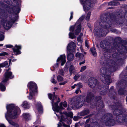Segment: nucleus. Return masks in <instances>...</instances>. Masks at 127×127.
<instances>
[{
    "instance_id": "obj_10",
    "label": "nucleus",
    "mask_w": 127,
    "mask_h": 127,
    "mask_svg": "<svg viewBox=\"0 0 127 127\" xmlns=\"http://www.w3.org/2000/svg\"><path fill=\"white\" fill-rule=\"evenodd\" d=\"M80 1L82 5L84 10L85 12L90 10L92 4L90 0H80Z\"/></svg>"
},
{
    "instance_id": "obj_28",
    "label": "nucleus",
    "mask_w": 127,
    "mask_h": 127,
    "mask_svg": "<svg viewBox=\"0 0 127 127\" xmlns=\"http://www.w3.org/2000/svg\"><path fill=\"white\" fill-rule=\"evenodd\" d=\"M83 86L82 83H79L76 84V87L77 88V89H79L80 88L82 87Z\"/></svg>"
},
{
    "instance_id": "obj_62",
    "label": "nucleus",
    "mask_w": 127,
    "mask_h": 127,
    "mask_svg": "<svg viewBox=\"0 0 127 127\" xmlns=\"http://www.w3.org/2000/svg\"><path fill=\"white\" fill-rule=\"evenodd\" d=\"M89 120H87L86 121V122L88 123L89 122Z\"/></svg>"
},
{
    "instance_id": "obj_42",
    "label": "nucleus",
    "mask_w": 127,
    "mask_h": 127,
    "mask_svg": "<svg viewBox=\"0 0 127 127\" xmlns=\"http://www.w3.org/2000/svg\"><path fill=\"white\" fill-rule=\"evenodd\" d=\"M48 96L49 99L51 100L52 99V94H48Z\"/></svg>"
},
{
    "instance_id": "obj_63",
    "label": "nucleus",
    "mask_w": 127,
    "mask_h": 127,
    "mask_svg": "<svg viewBox=\"0 0 127 127\" xmlns=\"http://www.w3.org/2000/svg\"><path fill=\"white\" fill-rule=\"evenodd\" d=\"M54 89L55 90H57V88H54Z\"/></svg>"
},
{
    "instance_id": "obj_3",
    "label": "nucleus",
    "mask_w": 127,
    "mask_h": 127,
    "mask_svg": "<svg viewBox=\"0 0 127 127\" xmlns=\"http://www.w3.org/2000/svg\"><path fill=\"white\" fill-rule=\"evenodd\" d=\"M85 16L82 15L74 25L70 26L69 28L70 32L69 33V37L71 39H75L76 35H78L80 32L81 30V22L84 19Z\"/></svg>"
},
{
    "instance_id": "obj_26",
    "label": "nucleus",
    "mask_w": 127,
    "mask_h": 127,
    "mask_svg": "<svg viewBox=\"0 0 127 127\" xmlns=\"http://www.w3.org/2000/svg\"><path fill=\"white\" fill-rule=\"evenodd\" d=\"M76 57L79 58V60H80L81 59L83 58L84 56L82 54L79 53H77L75 55Z\"/></svg>"
},
{
    "instance_id": "obj_47",
    "label": "nucleus",
    "mask_w": 127,
    "mask_h": 127,
    "mask_svg": "<svg viewBox=\"0 0 127 127\" xmlns=\"http://www.w3.org/2000/svg\"><path fill=\"white\" fill-rule=\"evenodd\" d=\"M85 62V60H84L83 62H81L79 63L80 65H81V64H84Z\"/></svg>"
},
{
    "instance_id": "obj_32",
    "label": "nucleus",
    "mask_w": 127,
    "mask_h": 127,
    "mask_svg": "<svg viewBox=\"0 0 127 127\" xmlns=\"http://www.w3.org/2000/svg\"><path fill=\"white\" fill-rule=\"evenodd\" d=\"M83 36V34L82 32L80 33V34L77 37V40H81L82 39Z\"/></svg>"
},
{
    "instance_id": "obj_12",
    "label": "nucleus",
    "mask_w": 127,
    "mask_h": 127,
    "mask_svg": "<svg viewBox=\"0 0 127 127\" xmlns=\"http://www.w3.org/2000/svg\"><path fill=\"white\" fill-rule=\"evenodd\" d=\"M76 45L75 43L72 42L69 43L67 47V52H75V50Z\"/></svg>"
},
{
    "instance_id": "obj_14",
    "label": "nucleus",
    "mask_w": 127,
    "mask_h": 127,
    "mask_svg": "<svg viewBox=\"0 0 127 127\" xmlns=\"http://www.w3.org/2000/svg\"><path fill=\"white\" fill-rule=\"evenodd\" d=\"M2 24L4 28L6 29H9L11 27V23L8 22L6 19H5L4 22L2 23Z\"/></svg>"
},
{
    "instance_id": "obj_61",
    "label": "nucleus",
    "mask_w": 127,
    "mask_h": 127,
    "mask_svg": "<svg viewBox=\"0 0 127 127\" xmlns=\"http://www.w3.org/2000/svg\"><path fill=\"white\" fill-rule=\"evenodd\" d=\"M5 1L6 2H7V4H9V2H8V1Z\"/></svg>"
},
{
    "instance_id": "obj_6",
    "label": "nucleus",
    "mask_w": 127,
    "mask_h": 127,
    "mask_svg": "<svg viewBox=\"0 0 127 127\" xmlns=\"http://www.w3.org/2000/svg\"><path fill=\"white\" fill-rule=\"evenodd\" d=\"M60 116L61 117V121L58 124L57 127H61L62 125L64 127H70L69 125H65L63 122L68 124H70L71 122V120L69 119L67 116L64 113H62L61 114H59V116L58 117V118H59Z\"/></svg>"
},
{
    "instance_id": "obj_53",
    "label": "nucleus",
    "mask_w": 127,
    "mask_h": 127,
    "mask_svg": "<svg viewBox=\"0 0 127 127\" xmlns=\"http://www.w3.org/2000/svg\"><path fill=\"white\" fill-rule=\"evenodd\" d=\"M76 84H75L74 85L72 86L71 87L73 89L75 88V87H76Z\"/></svg>"
},
{
    "instance_id": "obj_2",
    "label": "nucleus",
    "mask_w": 127,
    "mask_h": 127,
    "mask_svg": "<svg viewBox=\"0 0 127 127\" xmlns=\"http://www.w3.org/2000/svg\"><path fill=\"white\" fill-rule=\"evenodd\" d=\"M99 24L100 27L95 28L94 31L95 36L98 38L105 36L107 33L106 31L111 25V22L107 20L100 22Z\"/></svg>"
},
{
    "instance_id": "obj_41",
    "label": "nucleus",
    "mask_w": 127,
    "mask_h": 127,
    "mask_svg": "<svg viewBox=\"0 0 127 127\" xmlns=\"http://www.w3.org/2000/svg\"><path fill=\"white\" fill-rule=\"evenodd\" d=\"M59 73L61 75H63L64 73V70H63L61 69L59 72Z\"/></svg>"
},
{
    "instance_id": "obj_8",
    "label": "nucleus",
    "mask_w": 127,
    "mask_h": 127,
    "mask_svg": "<svg viewBox=\"0 0 127 127\" xmlns=\"http://www.w3.org/2000/svg\"><path fill=\"white\" fill-rule=\"evenodd\" d=\"M28 87L30 89V93L29 99H31L34 98V96L36 91V85L35 83L33 82L29 83L28 85Z\"/></svg>"
},
{
    "instance_id": "obj_46",
    "label": "nucleus",
    "mask_w": 127,
    "mask_h": 127,
    "mask_svg": "<svg viewBox=\"0 0 127 127\" xmlns=\"http://www.w3.org/2000/svg\"><path fill=\"white\" fill-rule=\"evenodd\" d=\"M106 93V92H103L102 91H101L100 92V94L102 95H104Z\"/></svg>"
},
{
    "instance_id": "obj_44",
    "label": "nucleus",
    "mask_w": 127,
    "mask_h": 127,
    "mask_svg": "<svg viewBox=\"0 0 127 127\" xmlns=\"http://www.w3.org/2000/svg\"><path fill=\"white\" fill-rule=\"evenodd\" d=\"M64 71L66 72H68V67L66 66H65L64 68Z\"/></svg>"
},
{
    "instance_id": "obj_7",
    "label": "nucleus",
    "mask_w": 127,
    "mask_h": 127,
    "mask_svg": "<svg viewBox=\"0 0 127 127\" xmlns=\"http://www.w3.org/2000/svg\"><path fill=\"white\" fill-rule=\"evenodd\" d=\"M10 70V68H9L6 71L5 75V78L3 80L1 83H0V90L1 89L2 91H4L5 90V87L3 84H5V83L8 80L9 78L12 79L13 78V76L12 75V72L9 71Z\"/></svg>"
},
{
    "instance_id": "obj_31",
    "label": "nucleus",
    "mask_w": 127,
    "mask_h": 127,
    "mask_svg": "<svg viewBox=\"0 0 127 127\" xmlns=\"http://www.w3.org/2000/svg\"><path fill=\"white\" fill-rule=\"evenodd\" d=\"M85 46L86 47H87L88 49H89L90 47L89 43L87 41V40H86L85 41Z\"/></svg>"
},
{
    "instance_id": "obj_64",
    "label": "nucleus",
    "mask_w": 127,
    "mask_h": 127,
    "mask_svg": "<svg viewBox=\"0 0 127 127\" xmlns=\"http://www.w3.org/2000/svg\"><path fill=\"white\" fill-rule=\"evenodd\" d=\"M9 61V65H10V62H11V60H10Z\"/></svg>"
},
{
    "instance_id": "obj_20",
    "label": "nucleus",
    "mask_w": 127,
    "mask_h": 127,
    "mask_svg": "<svg viewBox=\"0 0 127 127\" xmlns=\"http://www.w3.org/2000/svg\"><path fill=\"white\" fill-rule=\"evenodd\" d=\"M93 95L92 93H89L87 95L86 99V101L87 102H89L92 99V98L93 96Z\"/></svg>"
},
{
    "instance_id": "obj_58",
    "label": "nucleus",
    "mask_w": 127,
    "mask_h": 127,
    "mask_svg": "<svg viewBox=\"0 0 127 127\" xmlns=\"http://www.w3.org/2000/svg\"><path fill=\"white\" fill-rule=\"evenodd\" d=\"M80 49L81 50V51L82 52H83V49H82V47H80Z\"/></svg>"
},
{
    "instance_id": "obj_35",
    "label": "nucleus",
    "mask_w": 127,
    "mask_h": 127,
    "mask_svg": "<svg viewBox=\"0 0 127 127\" xmlns=\"http://www.w3.org/2000/svg\"><path fill=\"white\" fill-rule=\"evenodd\" d=\"M125 92V91L122 89L118 91V93L119 94L121 95L123 94L124 92Z\"/></svg>"
},
{
    "instance_id": "obj_15",
    "label": "nucleus",
    "mask_w": 127,
    "mask_h": 127,
    "mask_svg": "<svg viewBox=\"0 0 127 127\" xmlns=\"http://www.w3.org/2000/svg\"><path fill=\"white\" fill-rule=\"evenodd\" d=\"M19 2L18 4L15 5L13 8L14 12L16 14L19 13L20 11V1Z\"/></svg>"
},
{
    "instance_id": "obj_43",
    "label": "nucleus",
    "mask_w": 127,
    "mask_h": 127,
    "mask_svg": "<svg viewBox=\"0 0 127 127\" xmlns=\"http://www.w3.org/2000/svg\"><path fill=\"white\" fill-rule=\"evenodd\" d=\"M4 38V36L3 35H0V40H3Z\"/></svg>"
},
{
    "instance_id": "obj_19",
    "label": "nucleus",
    "mask_w": 127,
    "mask_h": 127,
    "mask_svg": "<svg viewBox=\"0 0 127 127\" xmlns=\"http://www.w3.org/2000/svg\"><path fill=\"white\" fill-rule=\"evenodd\" d=\"M67 53V58L68 60L69 61H72L74 59V56L73 54L71 52Z\"/></svg>"
},
{
    "instance_id": "obj_17",
    "label": "nucleus",
    "mask_w": 127,
    "mask_h": 127,
    "mask_svg": "<svg viewBox=\"0 0 127 127\" xmlns=\"http://www.w3.org/2000/svg\"><path fill=\"white\" fill-rule=\"evenodd\" d=\"M96 80L93 79H90L88 80V84L91 87H94L95 85Z\"/></svg>"
},
{
    "instance_id": "obj_59",
    "label": "nucleus",
    "mask_w": 127,
    "mask_h": 127,
    "mask_svg": "<svg viewBox=\"0 0 127 127\" xmlns=\"http://www.w3.org/2000/svg\"><path fill=\"white\" fill-rule=\"evenodd\" d=\"M85 127H89V125H87Z\"/></svg>"
},
{
    "instance_id": "obj_30",
    "label": "nucleus",
    "mask_w": 127,
    "mask_h": 127,
    "mask_svg": "<svg viewBox=\"0 0 127 127\" xmlns=\"http://www.w3.org/2000/svg\"><path fill=\"white\" fill-rule=\"evenodd\" d=\"M8 55V53L5 52H2L0 53V56H4L5 55Z\"/></svg>"
},
{
    "instance_id": "obj_29",
    "label": "nucleus",
    "mask_w": 127,
    "mask_h": 127,
    "mask_svg": "<svg viewBox=\"0 0 127 127\" xmlns=\"http://www.w3.org/2000/svg\"><path fill=\"white\" fill-rule=\"evenodd\" d=\"M116 3H115L113 1H111L108 3V4L109 5H118L119 4L118 2H116Z\"/></svg>"
},
{
    "instance_id": "obj_56",
    "label": "nucleus",
    "mask_w": 127,
    "mask_h": 127,
    "mask_svg": "<svg viewBox=\"0 0 127 127\" xmlns=\"http://www.w3.org/2000/svg\"><path fill=\"white\" fill-rule=\"evenodd\" d=\"M25 127H30L29 126L28 124H26L25 126Z\"/></svg>"
},
{
    "instance_id": "obj_52",
    "label": "nucleus",
    "mask_w": 127,
    "mask_h": 127,
    "mask_svg": "<svg viewBox=\"0 0 127 127\" xmlns=\"http://www.w3.org/2000/svg\"><path fill=\"white\" fill-rule=\"evenodd\" d=\"M80 91L79 89H77L75 91V93L76 94H77L78 93L79 91Z\"/></svg>"
},
{
    "instance_id": "obj_13",
    "label": "nucleus",
    "mask_w": 127,
    "mask_h": 127,
    "mask_svg": "<svg viewBox=\"0 0 127 127\" xmlns=\"http://www.w3.org/2000/svg\"><path fill=\"white\" fill-rule=\"evenodd\" d=\"M21 46L20 45H16L15 46L12 48L13 52L15 53L16 55L20 54L21 53L20 51L19 50L21 49Z\"/></svg>"
},
{
    "instance_id": "obj_55",
    "label": "nucleus",
    "mask_w": 127,
    "mask_h": 127,
    "mask_svg": "<svg viewBox=\"0 0 127 127\" xmlns=\"http://www.w3.org/2000/svg\"><path fill=\"white\" fill-rule=\"evenodd\" d=\"M0 127H6L3 125H0Z\"/></svg>"
},
{
    "instance_id": "obj_57",
    "label": "nucleus",
    "mask_w": 127,
    "mask_h": 127,
    "mask_svg": "<svg viewBox=\"0 0 127 127\" xmlns=\"http://www.w3.org/2000/svg\"><path fill=\"white\" fill-rule=\"evenodd\" d=\"M78 123L75 124V127H78Z\"/></svg>"
},
{
    "instance_id": "obj_50",
    "label": "nucleus",
    "mask_w": 127,
    "mask_h": 127,
    "mask_svg": "<svg viewBox=\"0 0 127 127\" xmlns=\"http://www.w3.org/2000/svg\"><path fill=\"white\" fill-rule=\"evenodd\" d=\"M69 113L70 115V118H72L73 117V114H72V113L71 112H70Z\"/></svg>"
},
{
    "instance_id": "obj_33",
    "label": "nucleus",
    "mask_w": 127,
    "mask_h": 127,
    "mask_svg": "<svg viewBox=\"0 0 127 127\" xmlns=\"http://www.w3.org/2000/svg\"><path fill=\"white\" fill-rule=\"evenodd\" d=\"M80 76V74L76 75L74 77V79L75 80H76Z\"/></svg>"
},
{
    "instance_id": "obj_23",
    "label": "nucleus",
    "mask_w": 127,
    "mask_h": 127,
    "mask_svg": "<svg viewBox=\"0 0 127 127\" xmlns=\"http://www.w3.org/2000/svg\"><path fill=\"white\" fill-rule=\"evenodd\" d=\"M90 51L93 56L95 57L96 56L97 54L96 52V49L94 47H93L92 48H90Z\"/></svg>"
},
{
    "instance_id": "obj_36",
    "label": "nucleus",
    "mask_w": 127,
    "mask_h": 127,
    "mask_svg": "<svg viewBox=\"0 0 127 127\" xmlns=\"http://www.w3.org/2000/svg\"><path fill=\"white\" fill-rule=\"evenodd\" d=\"M91 14V12H89L88 13L86 18V19L87 20H89L90 16Z\"/></svg>"
},
{
    "instance_id": "obj_51",
    "label": "nucleus",
    "mask_w": 127,
    "mask_h": 127,
    "mask_svg": "<svg viewBox=\"0 0 127 127\" xmlns=\"http://www.w3.org/2000/svg\"><path fill=\"white\" fill-rule=\"evenodd\" d=\"M78 119V118L76 117H74L73 118V119L75 121H76Z\"/></svg>"
},
{
    "instance_id": "obj_1",
    "label": "nucleus",
    "mask_w": 127,
    "mask_h": 127,
    "mask_svg": "<svg viewBox=\"0 0 127 127\" xmlns=\"http://www.w3.org/2000/svg\"><path fill=\"white\" fill-rule=\"evenodd\" d=\"M6 108L7 112L5 116L7 120L10 124L13 126H18L12 122L10 118L15 119L17 117L18 114L20 112V109L12 104L7 105Z\"/></svg>"
},
{
    "instance_id": "obj_40",
    "label": "nucleus",
    "mask_w": 127,
    "mask_h": 127,
    "mask_svg": "<svg viewBox=\"0 0 127 127\" xmlns=\"http://www.w3.org/2000/svg\"><path fill=\"white\" fill-rule=\"evenodd\" d=\"M73 12H71L70 13V18L69 20H70L73 18Z\"/></svg>"
},
{
    "instance_id": "obj_16",
    "label": "nucleus",
    "mask_w": 127,
    "mask_h": 127,
    "mask_svg": "<svg viewBox=\"0 0 127 127\" xmlns=\"http://www.w3.org/2000/svg\"><path fill=\"white\" fill-rule=\"evenodd\" d=\"M65 55L64 54H63L61 55L60 57L58 58L57 60L58 62L60 60H61L62 62L61 65H63L66 62Z\"/></svg>"
},
{
    "instance_id": "obj_24",
    "label": "nucleus",
    "mask_w": 127,
    "mask_h": 127,
    "mask_svg": "<svg viewBox=\"0 0 127 127\" xmlns=\"http://www.w3.org/2000/svg\"><path fill=\"white\" fill-rule=\"evenodd\" d=\"M22 105L24 107L27 108H29L30 107L29 104L26 101H25L23 102Z\"/></svg>"
},
{
    "instance_id": "obj_9",
    "label": "nucleus",
    "mask_w": 127,
    "mask_h": 127,
    "mask_svg": "<svg viewBox=\"0 0 127 127\" xmlns=\"http://www.w3.org/2000/svg\"><path fill=\"white\" fill-rule=\"evenodd\" d=\"M100 77L102 81H105L106 83L108 84L110 83L109 76L106 74V70L104 67L101 68L100 70Z\"/></svg>"
},
{
    "instance_id": "obj_38",
    "label": "nucleus",
    "mask_w": 127,
    "mask_h": 127,
    "mask_svg": "<svg viewBox=\"0 0 127 127\" xmlns=\"http://www.w3.org/2000/svg\"><path fill=\"white\" fill-rule=\"evenodd\" d=\"M5 47L7 48H11L13 47V46L10 44H7L5 45Z\"/></svg>"
},
{
    "instance_id": "obj_25",
    "label": "nucleus",
    "mask_w": 127,
    "mask_h": 127,
    "mask_svg": "<svg viewBox=\"0 0 127 127\" xmlns=\"http://www.w3.org/2000/svg\"><path fill=\"white\" fill-rule=\"evenodd\" d=\"M75 67L73 65H71L69 67V71L70 75H71L73 72L75 71Z\"/></svg>"
},
{
    "instance_id": "obj_4",
    "label": "nucleus",
    "mask_w": 127,
    "mask_h": 127,
    "mask_svg": "<svg viewBox=\"0 0 127 127\" xmlns=\"http://www.w3.org/2000/svg\"><path fill=\"white\" fill-rule=\"evenodd\" d=\"M60 101L59 98L54 95L52 101V108L53 110L55 112V113L57 117L59 116V114H61L62 113L61 112V110L64 109L63 106L66 107L67 106V102L64 101L63 102H61L60 103L59 106H58V103Z\"/></svg>"
},
{
    "instance_id": "obj_49",
    "label": "nucleus",
    "mask_w": 127,
    "mask_h": 127,
    "mask_svg": "<svg viewBox=\"0 0 127 127\" xmlns=\"http://www.w3.org/2000/svg\"><path fill=\"white\" fill-rule=\"evenodd\" d=\"M67 82H66L65 81L63 83H60L59 84L60 85H64V84H65V83H66Z\"/></svg>"
},
{
    "instance_id": "obj_34",
    "label": "nucleus",
    "mask_w": 127,
    "mask_h": 127,
    "mask_svg": "<svg viewBox=\"0 0 127 127\" xmlns=\"http://www.w3.org/2000/svg\"><path fill=\"white\" fill-rule=\"evenodd\" d=\"M57 79L59 81H61L63 80V78L60 76H58L57 77Z\"/></svg>"
},
{
    "instance_id": "obj_21",
    "label": "nucleus",
    "mask_w": 127,
    "mask_h": 127,
    "mask_svg": "<svg viewBox=\"0 0 127 127\" xmlns=\"http://www.w3.org/2000/svg\"><path fill=\"white\" fill-rule=\"evenodd\" d=\"M89 110L86 109L83 111L79 114V115L81 116H84L88 114L89 113Z\"/></svg>"
},
{
    "instance_id": "obj_22",
    "label": "nucleus",
    "mask_w": 127,
    "mask_h": 127,
    "mask_svg": "<svg viewBox=\"0 0 127 127\" xmlns=\"http://www.w3.org/2000/svg\"><path fill=\"white\" fill-rule=\"evenodd\" d=\"M23 118L26 121L29 120L30 119V115L29 113H24L23 114Z\"/></svg>"
},
{
    "instance_id": "obj_45",
    "label": "nucleus",
    "mask_w": 127,
    "mask_h": 127,
    "mask_svg": "<svg viewBox=\"0 0 127 127\" xmlns=\"http://www.w3.org/2000/svg\"><path fill=\"white\" fill-rule=\"evenodd\" d=\"M36 122V124H38L40 123V119L39 118L37 119Z\"/></svg>"
},
{
    "instance_id": "obj_48",
    "label": "nucleus",
    "mask_w": 127,
    "mask_h": 127,
    "mask_svg": "<svg viewBox=\"0 0 127 127\" xmlns=\"http://www.w3.org/2000/svg\"><path fill=\"white\" fill-rule=\"evenodd\" d=\"M121 38L120 37H115V40H121Z\"/></svg>"
},
{
    "instance_id": "obj_27",
    "label": "nucleus",
    "mask_w": 127,
    "mask_h": 127,
    "mask_svg": "<svg viewBox=\"0 0 127 127\" xmlns=\"http://www.w3.org/2000/svg\"><path fill=\"white\" fill-rule=\"evenodd\" d=\"M105 41L104 40L102 41L100 43V46L102 48H105L106 44H105Z\"/></svg>"
},
{
    "instance_id": "obj_39",
    "label": "nucleus",
    "mask_w": 127,
    "mask_h": 127,
    "mask_svg": "<svg viewBox=\"0 0 127 127\" xmlns=\"http://www.w3.org/2000/svg\"><path fill=\"white\" fill-rule=\"evenodd\" d=\"M51 81L52 83L55 84L57 83V81L54 79L52 78L51 80Z\"/></svg>"
},
{
    "instance_id": "obj_18",
    "label": "nucleus",
    "mask_w": 127,
    "mask_h": 127,
    "mask_svg": "<svg viewBox=\"0 0 127 127\" xmlns=\"http://www.w3.org/2000/svg\"><path fill=\"white\" fill-rule=\"evenodd\" d=\"M36 107L37 108V110L39 113H42L43 111V108L41 103L38 102L36 105Z\"/></svg>"
},
{
    "instance_id": "obj_54",
    "label": "nucleus",
    "mask_w": 127,
    "mask_h": 127,
    "mask_svg": "<svg viewBox=\"0 0 127 127\" xmlns=\"http://www.w3.org/2000/svg\"><path fill=\"white\" fill-rule=\"evenodd\" d=\"M58 63H57L56 65H55V66H54V68H55V67H58Z\"/></svg>"
},
{
    "instance_id": "obj_5",
    "label": "nucleus",
    "mask_w": 127,
    "mask_h": 127,
    "mask_svg": "<svg viewBox=\"0 0 127 127\" xmlns=\"http://www.w3.org/2000/svg\"><path fill=\"white\" fill-rule=\"evenodd\" d=\"M82 96L75 97L70 101L69 107L72 108H79L82 107L83 104Z\"/></svg>"
},
{
    "instance_id": "obj_11",
    "label": "nucleus",
    "mask_w": 127,
    "mask_h": 127,
    "mask_svg": "<svg viewBox=\"0 0 127 127\" xmlns=\"http://www.w3.org/2000/svg\"><path fill=\"white\" fill-rule=\"evenodd\" d=\"M106 117L104 119L105 124L107 126H111L114 125L115 122L114 120L111 119L112 118L111 114H107Z\"/></svg>"
},
{
    "instance_id": "obj_37",
    "label": "nucleus",
    "mask_w": 127,
    "mask_h": 127,
    "mask_svg": "<svg viewBox=\"0 0 127 127\" xmlns=\"http://www.w3.org/2000/svg\"><path fill=\"white\" fill-rule=\"evenodd\" d=\"M86 69V66H83L81 68V70H80V71L81 72H82L84 71Z\"/></svg>"
},
{
    "instance_id": "obj_60",
    "label": "nucleus",
    "mask_w": 127,
    "mask_h": 127,
    "mask_svg": "<svg viewBox=\"0 0 127 127\" xmlns=\"http://www.w3.org/2000/svg\"><path fill=\"white\" fill-rule=\"evenodd\" d=\"M3 45V44H0V46H2Z\"/></svg>"
}]
</instances>
